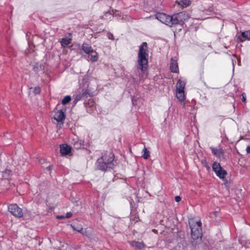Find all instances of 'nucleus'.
Listing matches in <instances>:
<instances>
[{
  "instance_id": "13",
  "label": "nucleus",
  "mask_w": 250,
  "mask_h": 250,
  "mask_svg": "<svg viewBox=\"0 0 250 250\" xmlns=\"http://www.w3.org/2000/svg\"><path fill=\"white\" fill-rule=\"evenodd\" d=\"M82 49L85 53L88 54L93 52L94 51L90 45L85 43L82 45Z\"/></svg>"
},
{
  "instance_id": "21",
  "label": "nucleus",
  "mask_w": 250,
  "mask_h": 250,
  "mask_svg": "<svg viewBox=\"0 0 250 250\" xmlns=\"http://www.w3.org/2000/svg\"><path fill=\"white\" fill-rule=\"evenodd\" d=\"M242 37L245 39L248 40H250V31H246L245 32H243L241 34Z\"/></svg>"
},
{
  "instance_id": "15",
  "label": "nucleus",
  "mask_w": 250,
  "mask_h": 250,
  "mask_svg": "<svg viewBox=\"0 0 250 250\" xmlns=\"http://www.w3.org/2000/svg\"><path fill=\"white\" fill-rule=\"evenodd\" d=\"M176 97L180 101H183L185 99V91L176 90Z\"/></svg>"
},
{
  "instance_id": "33",
  "label": "nucleus",
  "mask_w": 250,
  "mask_h": 250,
  "mask_svg": "<svg viewBox=\"0 0 250 250\" xmlns=\"http://www.w3.org/2000/svg\"><path fill=\"white\" fill-rule=\"evenodd\" d=\"M239 40H240V41L241 42H244V40H243V39H242L241 38H240V37H239Z\"/></svg>"
},
{
  "instance_id": "7",
  "label": "nucleus",
  "mask_w": 250,
  "mask_h": 250,
  "mask_svg": "<svg viewBox=\"0 0 250 250\" xmlns=\"http://www.w3.org/2000/svg\"><path fill=\"white\" fill-rule=\"evenodd\" d=\"M65 118V115L64 112L62 110H57L55 111L54 115V119L58 122H62L63 123Z\"/></svg>"
},
{
  "instance_id": "8",
  "label": "nucleus",
  "mask_w": 250,
  "mask_h": 250,
  "mask_svg": "<svg viewBox=\"0 0 250 250\" xmlns=\"http://www.w3.org/2000/svg\"><path fill=\"white\" fill-rule=\"evenodd\" d=\"M170 69L172 72L179 73V68L176 59L171 58L170 63Z\"/></svg>"
},
{
  "instance_id": "24",
  "label": "nucleus",
  "mask_w": 250,
  "mask_h": 250,
  "mask_svg": "<svg viewBox=\"0 0 250 250\" xmlns=\"http://www.w3.org/2000/svg\"><path fill=\"white\" fill-rule=\"evenodd\" d=\"M33 92L35 94H39L41 92V88L39 86H36L34 88Z\"/></svg>"
},
{
  "instance_id": "31",
  "label": "nucleus",
  "mask_w": 250,
  "mask_h": 250,
  "mask_svg": "<svg viewBox=\"0 0 250 250\" xmlns=\"http://www.w3.org/2000/svg\"><path fill=\"white\" fill-rule=\"evenodd\" d=\"M65 216H63V215H58L57 216V219H62V218H65Z\"/></svg>"
},
{
  "instance_id": "22",
  "label": "nucleus",
  "mask_w": 250,
  "mask_h": 250,
  "mask_svg": "<svg viewBox=\"0 0 250 250\" xmlns=\"http://www.w3.org/2000/svg\"><path fill=\"white\" fill-rule=\"evenodd\" d=\"M71 100V97L70 96H66L62 100V104L65 105Z\"/></svg>"
},
{
  "instance_id": "5",
  "label": "nucleus",
  "mask_w": 250,
  "mask_h": 250,
  "mask_svg": "<svg viewBox=\"0 0 250 250\" xmlns=\"http://www.w3.org/2000/svg\"><path fill=\"white\" fill-rule=\"evenodd\" d=\"M156 18L159 21L170 27L173 25L172 15L169 16L164 13H157Z\"/></svg>"
},
{
  "instance_id": "32",
  "label": "nucleus",
  "mask_w": 250,
  "mask_h": 250,
  "mask_svg": "<svg viewBox=\"0 0 250 250\" xmlns=\"http://www.w3.org/2000/svg\"><path fill=\"white\" fill-rule=\"evenodd\" d=\"M38 66H35L34 67H33V70L35 71V72H37L38 71Z\"/></svg>"
},
{
  "instance_id": "29",
  "label": "nucleus",
  "mask_w": 250,
  "mask_h": 250,
  "mask_svg": "<svg viewBox=\"0 0 250 250\" xmlns=\"http://www.w3.org/2000/svg\"><path fill=\"white\" fill-rule=\"evenodd\" d=\"M108 38L110 40H113L114 39L113 35L111 33L108 34Z\"/></svg>"
},
{
  "instance_id": "14",
  "label": "nucleus",
  "mask_w": 250,
  "mask_h": 250,
  "mask_svg": "<svg viewBox=\"0 0 250 250\" xmlns=\"http://www.w3.org/2000/svg\"><path fill=\"white\" fill-rule=\"evenodd\" d=\"M176 2L178 5L183 7H187L191 4V2L189 0H177Z\"/></svg>"
},
{
  "instance_id": "16",
  "label": "nucleus",
  "mask_w": 250,
  "mask_h": 250,
  "mask_svg": "<svg viewBox=\"0 0 250 250\" xmlns=\"http://www.w3.org/2000/svg\"><path fill=\"white\" fill-rule=\"evenodd\" d=\"M89 96H90V94L87 90H85L82 93L76 95V97L80 98V101L87 98Z\"/></svg>"
},
{
  "instance_id": "12",
  "label": "nucleus",
  "mask_w": 250,
  "mask_h": 250,
  "mask_svg": "<svg viewBox=\"0 0 250 250\" xmlns=\"http://www.w3.org/2000/svg\"><path fill=\"white\" fill-rule=\"evenodd\" d=\"M129 243L133 247L138 249H141L145 247V245L143 242H141L133 241L129 242Z\"/></svg>"
},
{
  "instance_id": "6",
  "label": "nucleus",
  "mask_w": 250,
  "mask_h": 250,
  "mask_svg": "<svg viewBox=\"0 0 250 250\" xmlns=\"http://www.w3.org/2000/svg\"><path fill=\"white\" fill-rule=\"evenodd\" d=\"M9 211L14 216L21 218L23 216L22 209L16 204L10 205L8 206Z\"/></svg>"
},
{
  "instance_id": "28",
  "label": "nucleus",
  "mask_w": 250,
  "mask_h": 250,
  "mask_svg": "<svg viewBox=\"0 0 250 250\" xmlns=\"http://www.w3.org/2000/svg\"><path fill=\"white\" fill-rule=\"evenodd\" d=\"M175 200L176 202H180L181 200V198L179 196H176L175 197Z\"/></svg>"
},
{
  "instance_id": "3",
  "label": "nucleus",
  "mask_w": 250,
  "mask_h": 250,
  "mask_svg": "<svg viewBox=\"0 0 250 250\" xmlns=\"http://www.w3.org/2000/svg\"><path fill=\"white\" fill-rule=\"evenodd\" d=\"M191 229V235L193 240L201 238L202 236V223L200 221H196L194 224L189 222Z\"/></svg>"
},
{
  "instance_id": "25",
  "label": "nucleus",
  "mask_w": 250,
  "mask_h": 250,
  "mask_svg": "<svg viewBox=\"0 0 250 250\" xmlns=\"http://www.w3.org/2000/svg\"><path fill=\"white\" fill-rule=\"evenodd\" d=\"M74 146L76 149H79L81 147L82 145L81 143L80 142H76L74 144Z\"/></svg>"
},
{
  "instance_id": "27",
  "label": "nucleus",
  "mask_w": 250,
  "mask_h": 250,
  "mask_svg": "<svg viewBox=\"0 0 250 250\" xmlns=\"http://www.w3.org/2000/svg\"><path fill=\"white\" fill-rule=\"evenodd\" d=\"M72 215V213L71 212H68L66 214V216H65V218H69Z\"/></svg>"
},
{
  "instance_id": "2",
  "label": "nucleus",
  "mask_w": 250,
  "mask_h": 250,
  "mask_svg": "<svg viewBox=\"0 0 250 250\" xmlns=\"http://www.w3.org/2000/svg\"><path fill=\"white\" fill-rule=\"evenodd\" d=\"M114 155L110 151H105L102 154V157L97 160V167L99 169L107 171L112 169L114 167Z\"/></svg>"
},
{
  "instance_id": "20",
  "label": "nucleus",
  "mask_w": 250,
  "mask_h": 250,
  "mask_svg": "<svg viewBox=\"0 0 250 250\" xmlns=\"http://www.w3.org/2000/svg\"><path fill=\"white\" fill-rule=\"evenodd\" d=\"M143 154L142 155V157L145 159H147L148 157L150 156L149 151L147 149V148L146 147H145L143 149Z\"/></svg>"
},
{
  "instance_id": "11",
  "label": "nucleus",
  "mask_w": 250,
  "mask_h": 250,
  "mask_svg": "<svg viewBox=\"0 0 250 250\" xmlns=\"http://www.w3.org/2000/svg\"><path fill=\"white\" fill-rule=\"evenodd\" d=\"M185 85L186 82L181 79H179L176 84V90L184 91Z\"/></svg>"
},
{
  "instance_id": "4",
  "label": "nucleus",
  "mask_w": 250,
  "mask_h": 250,
  "mask_svg": "<svg viewBox=\"0 0 250 250\" xmlns=\"http://www.w3.org/2000/svg\"><path fill=\"white\" fill-rule=\"evenodd\" d=\"M190 18V16L186 12H181L172 15L173 24L177 25L182 24Z\"/></svg>"
},
{
  "instance_id": "35",
  "label": "nucleus",
  "mask_w": 250,
  "mask_h": 250,
  "mask_svg": "<svg viewBox=\"0 0 250 250\" xmlns=\"http://www.w3.org/2000/svg\"><path fill=\"white\" fill-rule=\"evenodd\" d=\"M51 167H52L51 166H48V167H47V168H49V169H51Z\"/></svg>"
},
{
  "instance_id": "18",
  "label": "nucleus",
  "mask_w": 250,
  "mask_h": 250,
  "mask_svg": "<svg viewBox=\"0 0 250 250\" xmlns=\"http://www.w3.org/2000/svg\"><path fill=\"white\" fill-rule=\"evenodd\" d=\"M215 173L221 179H224L227 174V171L224 169L219 170L218 172H216Z\"/></svg>"
},
{
  "instance_id": "1",
  "label": "nucleus",
  "mask_w": 250,
  "mask_h": 250,
  "mask_svg": "<svg viewBox=\"0 0 250 250\" xmlns=\"http://www.w3.org/2000/svg\"><path fill=\"white\" fill-rule=\"evenodd\" d=\"M148 50L146 42H143L139 47L138 55V68L143 73L147 70L148 67Z\"/></svg>"
},
{
  "instance_id": "34",
  "label": "nucleus",
  "mask_w": 250,
  "mask_h": 250,
  "mask_svg": "<svg viewBox=\"0 0 250 250\" xmlns=\"http://www.w3.org/2000/svg\"><path fill=\"white\" fill-rule=\"evenodd\" d=\"M242 101L243 102H245L246 101V99L244 97H243Z\"/></svg>"
},
{
  "instance_id": "9",
  "label": "nucleus",
  "mask_w": 250,
  "mask_h": 250,
  "mask_svg": "<svg viewBox=\"0 0 250 250\" xmlns=\"http://www.w3.org/2000/svg\"><path fill=\"white\" fill-rule=\"evenodd\" d=\"M71 148L67 144L60 145V152L62 154L67 155L71 152Z\"/></svg>"
},
{
  "instance_id": "30",
  "label": "nucleus",
  "mask_w": 250,
  "mask_h": 250,
  "mask_svg": "<svg viewBox=\"0 0 250 250\" xmlns=\"http://www.w3.org/2000/svg\"><path fill=\"white\" fill-rule=\"evenodd\" d=\"M246 151L247 153L250 154V146H247L246 148Z\"/></svg>"
},
{
  "instance_id": "19",
  "label": "nucleus",
  "mask_w": 250,
  "mask_h": 250,
  "mask_svg": "<svg viewBox=\"0 0 250 250\" xmlns=\"http://www.w3.org/2000/svg\"><path fill=\"white\" fill-rule=\"evenodd\" d=\"M213 170L215 172H218L219 170L223 169L220 166V164L217 162H214L212 165Z\"/></svg>"
},
{
  "instance_id": "17",
  "label": "nucleus",
  "mask_w": 250,
  "mask_h": 250,
  "mask_svg": "<svg viewBox=\"0 0 250 250\" xmlns=\"http://www.w3.org/2000/svg\"><path fill=\"white\" fill-rule=\"evenodd\" d=\"M88 58L90 61L93 62H96L98 59L97 53L94 51L93 52L88 54Z\"/></svg>"
},
{
  "instance_id": "26",
  "label": "nucleus",
  "mask_w": 250,
  "mask_h": 250,
  "mask_svg": "<svg viewBox=\"0 0 250 250\" xmlns=\"http://www.w3.org/2000/svg\"><path fill=\"white\" fill-rule=\"evenodd\" d=\"M80 98H79V97H76H76H75V99L74 100L73 102V104H74V105H75V104H77V103L79 101H80Z\"/></svg>"
},
{
  "instance_id": "23",
  "label": "nucleus",
  "mask_w": 250,
  "mask_h": 250,
  "mask_svg": "<svg viewBox=\"0 0 250 250\" xmlns=\"http://www.w3.org/2000/svg\"><path fill=\"white\" fill-rule=\"evenodd\" d=\"M61 43L62 45H67L70 43V40L68 39H62L61 41Z\"/></svg>"
},
{
  "instance_id": "10",
  "label": "nucleus",
  "mask_w": 250,
  "mask_h": 250,
  "mask_svg": "<svg viewBox=\"0 0 250 250\" xmlns=\"http://www.w3.org/2000/svg\"><path fill=\"white\" fill-rule=\"evenodd\" d=\"M212 153L217 157L221 158L224 154V150L221 148L211 147Z\"/></svg>"
}]
</instances>
